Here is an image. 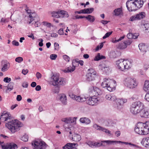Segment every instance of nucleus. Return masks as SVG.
Instances as JSON below:
<instances>
[{
  "instance_id": "052dcab7",
  "label": "nucleus",
  "mask_w": 149,
  "mask_h": 149,
  "mask_svg": "<svg viewBox=\"0 0 149 149\" xmlns=\"http://www.w3.org/2000/svg\"><path fill=\"white\" fill-rule=\"evenodd\" d=\"M145 98L146 100L149 102V93H147L145 95Z\"/></svg>"
},
{
  "instance_id": "72a5a7b5",
  "label": "nucleus",
  "mask_w": 149,
  "mask_h": 149,
  "mask_svg": "<svg viewBox=\"0 0 149 149\" xmlns=\"http://www.w3.org/2000/svg\"><path fill=\"white\" fill-rule=\"evenodd\" d=\"M105 58V56H100L99 53L97 54V55L96 56L94 59V60L95 61H98L101 59H104Z\"/></svg>"
},
{
  "instance_id": "f704fd0d",
  "label": "nucleus",
  "mask_w": 149,
  "mask_h": 149,
  "mask_svg": "<svg viewBox=\"0 0 149 149\" xmlns=\"http://www.w3.org/2000/svg\"><path fill=\"white\" fill-rule=\"evenodd\" d=\"M127 101V100L126 99L121 98L117 99V102L118 104L121 105L126 102Z\"/></svg>"
},
{
  "instance_id": "79ce46f5",
  "label": "nucleus",
  "mask_w": 149,
  "mask_h": 149,
  "mask_svg": "<svg viewBox=\"0 0 149 149\" xmlns=\"http://www.w3.org/2000/svg\"><path fill=\"white\" fill-rule=\"evenodd\" d=\"M28 136L25 134L22 137L21 140L24 142H26L28 141Z\"/></svg>"
},
{
  "instance_id": "4be33fe9",
  "label": "nucleus",
  "mask_w": 149,
  "mask_h": 149,
  "mask_svg": "<svg viewBox=\"0 0 149 149\" xmlns=\"http://www.w3.org/2000/svg\"><path fill=\"white\" fill-rule=\"evenodd\" d=\"M93 127L97 130H101L102 131L106 133H107L109 134H110V131H109L108 130L102 127H101L98 125L96 124H95L93 125Z\"/></svg>"
},
{
  "instance_id": "dca6fc26",
  "label": "nucleus",
  "mask_w": 149,
  "mask_h": 149,
  "mask_svg": "<svg viewBox=\"0 0 149 149\" xmlns=\"http://www.w3.org/2000/svg\"><path fill=\"white\" fill-rule=\"evenodd\" d=\"M10 123L12 124L17 130L19 127L23 126V124L20 121L17 120H12L11 121H10Z\"/></svg>"
},
{
  "instance_id": "f8f14e48",
  "label": "nucleus",
  "mask_w": 149,
  "mask_h": 149,
  "mask_svg": "<svg viewBox=\"0 0 149 149\" xmlns=\"http://www.w3.org/2000/svg\"><path fill=\"white\" fill-rule=\"evenodd\" d=\"M98 100L95 96L90 97L86 101V103L90 105H96L97 104Z\"/></svg>"
},
{
  "instance_id": "13d9d810",
  "label": "nucleus",
  "mask_w": 149,
  "mask_h": 149,
  "mask_svg": "<svg viewBox=\"0 0 149 149\" xmlns=\"http://www.w3.org/2000/svg\"><path fill=\"white\" fill-rule=\"evenodd\" d=\"M36 75L38 79H39L40 78H41L42 77V75L41 74L38 72L36 73Z\"/></svg>"
},
{
  "instance_id": "e2e57ef3",
  "label": "nucleus",
  "mask_w": 149,
  "mask_h": 149,
  "mask_svg": "<svg viewBox=\"0 0 149 149\" xmlns=\"http://www.w3.org/2000/svg\"><path fill=\"white\" fill-rule=\"evenodd\" d=\"M139 36V34L136 33H134V34H133L132 33V39H135L137 38L138 36Z\"/></svg>"
},
{
  "instance_id": "c85d7f7f",
  "label": "nucleus",
  "mask_w": 149,
  "mask_h": 149,
  "mask_svg": "<svg viewBox=\"0 0 149 149\" xmlns=\"http://www.w3.org/2000/svg\"><path fill=\"white\" fill-rule=\"evenodd\" d=\"M143 125L145 127L144 132L146 135L149 133V122H146L143 123Z\"/></svg>"
},
{
  "instance_id": "e433bc0d",
  "label": "nucleus",
  "mask_w": 149,
  "mask_h": 149,
  "mask_svg": "<svg viewBox=\"0 0 149 149\" xmlns=\"http://www.w3.org/2000/svg\"><path fill=\"white\" fill-rule=\"evenodd\" d=\"M143 141L146 147H149V137L143 139Z\"/></svg>"
},
{
  "instance_id": "f03ea898",
  "label": "nucleus",
  "mask_w": 149,
  "mask_h": 149,
  "mask_svg": "<svg viewBox=\"0 0 149 149\" xmlns=\"http://www.w3.org/2000/svg\"><path fill=\"white\" fill-rule=\"evenodd\" d=\"M116 64L118 69L122 71L130 69L131 66V62L127 59H121L118 60Z\"/></svg>"
},
{
  "instance_id": "ddd939ff",
  "label": "nucleus",
  "mask_w": 149,
  "mask_h": 149,
  "mask_svg": "<svg viewBox=\"0 0 149 149\" xmlns=\"http://www.w3.org/2000/svg\"><path fill=\"white\" fill-rule=\"evenodd\" d=\"M89 92L91 93L94 96L101 95L102 91L98 88L93 87H91L89 89Z\"/></svg>"
},
{
  "instance_id": "69168bd1",
  "label": "nucleus",
  "mask_w": 149,
  "mask_h": 149,
  "mask_svg": "<svg viewBox=\"0 0 149 149\" xmlns=\"http://www.w3.org/2000/svg\"><path fill=\"white\" fill-rule=\"evenodd\" d=\"M22 99V96L20 95H18L17 96L16 100L17 101H21Z\"/></svg>"
},
{
  "instance_id": "393cba45",
  "label": "nucleus",
  "mask_w": 149,
  "mask_h": 149,
  "mask_svg": "<svg viewBox=\"0 0 149 149\" xmlns=\"http://www.w3.org/2000/svg\"><path fill=\"white\" fill-rule=\"evenodd\" d=\"M86 143L91 148H96L98 147V142H96L94 141H89L86 142Z\"/></svg>"
},
{
  "instance_id": "6e6d98bb",
  "label": "nucleus",
  "mask_w": 149,
  "mask_h": 149,
  "mask_svg": "<svg viewBox=\"0 0 149 149\" xmlns=\"http://www.w3.org/2000/svg\"><path fill=\"white\" fill-rule=\"evenodd\" d=\"M127 36L130 40L132 39V33H129L127 35Z\"/></svg>"
},
{
  "instance_id": "5fc2aeb1",
  "label": "nucleus",
  "mask_w": 149,
  "mask_h": 149,
  "mask_svg": "<svg viewBox=\"0 0 149 149\" xmlns=\"http://www.w3.org/2000/svg\"><path fill=\"white\" fill-rule=\"evenodd\" d=\"M69 96L71 98L74 100H75V97L77 96L72 93H70L69 94Z\"/></svg>"
},
{
  "instance_id": "8fccbe9b",
  "label": "nucleus",
  "mask_w": 149,
  "mask_h": 149,
  "mask_svg": "<svg viewBox=\"0 0 149 149\" xmlns=\"http://www.w3.org/2000/svg\"><path fill=\"white\" fill-rule=\"evenodd\" d=\"M57 57V55L56 54H52L50 55V58L53 60H55Z\"/></svg>"
},
{
  "instance_id": "3c124183",
  "label": "nucleus",
  "mask_w": 149,
  "mask_h": 149,
  "mask_svg": "<svg viewBox=\"0 0 149 149\" xmlns=\"http://www.w3.org/2000/svg\"><path fill=\"white\" fill-rule=\"evenodd\" d=\"M94 10L93 8L86 9V14H89L91 13Z\"/></svg>"
},
{
  "instance_id": "f3484780",
  "label": "nucleus",
  "mask_w": 149,
  "mask_h": 149,
  "mask_svg": "<svg viewBox=\"0 0 149 149\" xmlns=\"http://www.w3.org/2000/svg\"><path fill=\"white\" fill-rule=\"evenodd\" d=\"M78 146L77 144L75 143H68L65 145L63 147V149H77L75 147Z\"/></svg>"
},
{
  "instance_id": "338daca9",
  "label": "nucleus",
  "mask_w": 149,
  "mask_h": 149,
  "mask_svg": "<svg viewBox=\"0 0 149 149\" xmlns=\"http://www.w3.org/2000/svg\"><path fill=\"white\" fill-rule=\"evenodd\" d=\"M7 65L6 64H4L3 68H2L1 70L3 71H5L7 68Z\"/></svg>"
},
{
  "instance_id": "4c0bfd02",
  "label": "nucleus",
  "mask_w": 149,
  "mask_h": 149,
  "mask_svg": "<svg viewBox=\"0 0 149 149\" xmlns=\"http://www.w3.org/2000/svg\"><path fill=\"white\" fill-rule=\"evenodd\" d=\"M4 143V141H0V145H1V148L2 149H8L9 148V145H2Z\"/></svg>"
},
{
  "instance_id": "0eeeda50",
  "label": "nucleus",
  "mask_w": 149,
  "mask_h": 149,
  "mask_svg": "<svg viewBox=\"0 0 149 149\" xmlns=\"http://www.w3.org/2000/svg\"><path fill=\"white\" fill-rule=\"evenodd\" d=\"M25 10L29 15V17L30 18L29 23V24H30L35 19L34 18L36 17V14L29 9L26 5L25 6Z\"/></svg>"
},
{
  "instance_id": "6ab92c4d",
  "label": "nucleus",
  "mask_w": 149,
  "mask_h": 149,
  "mask_svg": "<svg viewBox=\"0 0 149 149\" xmlns=\"http://www.w3.org/2000/svg\"><path fill=\"white\" fill-rule=\"evenodd\" d=\"M9 119L8 113L6 111L3 112L1 115L0 119L1 120L6 121Z\"/></svg>"
},
{
  "instance_id": "a19ab883",
  "label": "nucleus",
  "mask_w": 149,
  "mask_h": 149,
  "mask_svg": "<svg viewBox=\"0 0 149 149\" xmlns=\"http://www.w3.org/2000/svg\"><path fill=\"white\" fill-rule=\"evenodd\" d=\"M52 16L56 18H60L59 11L53 12L52 13Z\"/></svg>"
},
{
  "instance_id": "6e6552de",
  "label": "nucleus",
  "mask_w": 149,
  "mask_h": 149,
  "mask_svg": "<svg viewBox=\"0 0 149 149\" xmlns=\"http://www.w3.org/2000/svg\"><path fill=\"white\" fill-rule=\"evenodd\" d=\"M126 5L127 9L129 11H135L137 10L134 0H128Z\"/></svg>"
},
{
  "instance_id": "09e8293b",
  "label": "nucleus",
  "mask_w": 149,
  "mask_h": 149,
  "mask_svg": "<svg viewBox=\"0 0 149 149\" xmlns=\"http://www.w3.org/2000/svg\"><path fill=\"white\" fill-rule=\"evenodd\" d=\"M43 24L44 26H46L48 27H50L51 26V24L47 22H43Z\"/></svg>"
},
{
  "instance_id": "423d86ee",
  "label": "nucleus",
  "mask_w": 149,
  "mask_h": 149,
  "mask_svg": "<svg viewBox=\"0 0 149 149\" xmlns=\"http://www.w3.org/2000/svg\"><path fill=\"white\" fill-rule=\"evenodd\" d=\"M143 124V123L142 122H139L136 124L134 129L136 133L140 135H146L144 132L145 127Z\"/></svg>"
},
{
  "instance_id": "ea45409f",
  "label": "nucleus",
  "mask_w": 149,
  "mask_h": 149,
  "mask_svg": "<svg viewBox=\"0 0 149 149\" xmlns=\"http://www.w3.org/2000/svg\"><path fill=\"white\" fill-rule=\"evenodd\" d=\"M17 148V146L15 143L13 142L10 143V149H16Z\"/></svg>"
},
{
  "instance_id": "f257e3e1",
  "label": "nucleus",
  "mask_w": 149,
  "mask_h": 149,
  "mask_svg": "<svg viewBox=\"0 0 149 149\" xmlns=\"http://www.w3.org/2000/svg\"><path fill=\"white\" fill-rule=\"evenodd\" d=\"M101 86L103 88H106L108 91L111 92L115 89L116 81L113 79L105 78L103 79Z\"/></svg>"
},
{
  "instance_id": "5701e85b",
  "label": "nucleus",
  "mask_w": 149,
  "mask_h": 149,
  "mask_svg": "<svg viewBox=\"0 0 149 149\" xmlns=\"http://www.w3.org/2000/svg\"><path fill=\"white\" fill-rule=\"evenodd\" d=\"M81 139V136L77 134H73L72 137V140L76 142L79 141Z\"/></svg>"
},
{
  "instance_id": "49530a36",
  "label": "nucleus",
  "mask_w": 149,
  "mask_h": 149,
  "mask_svg": "<svg viewBox=\"0 0 149 149\" xmlns=\"http://www.w3.org/2000/svg\"><path fill=\"white\" fill-rule=\"evenodd\" d=\"M15 61L16 62L21 63L23 61V58L21 57H17L16 58Z\"/></svg>"
},
{
  "instance_id": "603ef678",
  "label": "nucleus",
  "mask_w": 149,
  "mask_h": 149,
  "mask_svg": "<svg viewBox=\"0 0 149 149\" xmlns=\"http://www.w3.org/2000/svg\"><path fill=\"white\" fill-rule=\"evenodd\" d=\"M54 49L55 50H58L59 49V45L57 42H55L54 43Z\"/></svg>"
},
{
  "instance_id": "de8ad7c7",
  "label": "nucleus",
  "mask_w": 149,
  "mask_h": 149,
  "mask_svg": "<svg viewBox=\"0 0 149 149\" xmlns=\"http://www.w3.org/2000/svg\"><path fill=\"white\" fill-rule=\"evenodd\" d=\"M8 137L5 135L3 134H1L0 135V139L2 140H5L8 138Z\"/></svg>"
},
{
  "instance_id": "4468645a",
  "label": "nucleus",
  "mask_w": 149,
  "mask_h": 149,
  "mask_svg": "<svg viewBox=\"0 0 149 149\" xmlns=\"http://www.w3.org/2000/svg\"><path fill=\"white\" fill-rule=\"evenodd\" d=\"M46 143L43 141H36L34 143V149H42L46 147Z\"/></svg>"
},
{
  "instance_id": "9d476101",
  "label": "nucleus",
  "mask_w": 149,
  "mask_h": 149,
  "mask_svg": "<svg viewBox=\"0 0 149 149\" xmlns=\"http://www.w3.org/2000/svg\"><path fill=\"white\" fill-rule=\"evenodd\" d=\"M146 14L144 12H140L135 15L132 16L130 18L131 20L134 21L141 20L144 18L146 17Z\"/></svg>"
},
{
  "instance_id": "a211bd4d",
  "label": "nucleus",
  "mask_w": 149,
  "mask_h": 149,
  "mask_svg": "<svg viewBox=\"0 0 149 149\" xmlns=\"http://www.w3.org/2000/svg\"><path fill=\"white\" fill-rule=\"evenodd\" d=\"M145 0H134L137 10L141 8Z\"/></svg>"
},
{
  "instance_id": "aec40b11",
  "label": "nucleus",
  "mask_w": 149,
  "mask_h": 149,
  "mask_svg": "<svg viewBox=\"0 0 149 149\" xmlns=\"http://www.w3.org/2000/svg\"><path fill=\"white\" fill-rule=\"evenodd\" d=\"M112 143L111 141L106 140L101 141V142H98V147L101 146H105L107 145H110Z\"/></svg>"
},
{
  "instance_id": "c03bdc74",
  "label": "nucleus",
  "mask_w": 149,
  "mask_h": 149,
  "mask_svg": "<svg viewBox=\"0 0 149 149\" xmlns=\"http://www.w3.org/2000/svg\"><path fill=\"white\" fill-rule=\"evenodd\" d=\"M113 33V31H111L109 32L106 33L104 36H103L102 38L103 39H105L106 38L109 37Z\"/></svg>"
},
{
  "instance_id": "cd10ccee",
  "label": "nucleus",
  "mask_w": 149,
  "mask_h": 149,
  "mask_svg": "<svg viewBox=\"0 0 149 149\" xmlns=\"http://www.w3.org/2000/svg\"><path fill=\"white\" fill-rule=\"evenodd\" d=\"M138 46L139 49L141 52H146L147 46L145 44L141 43L139 44Z\"/></svg>"
},
{
  "instance_id": "473e14b6",
  "label": "nucleus",
  "mask_w": 149,
  "mask_h": 149,
  "mask_svg": "<svg viewBox=\"0 0 149 149\" xmlns=\"http://www.w3.org/2000/svg\"><path fill=\"white\" fill-rule=\"evenodd\" d=\"M75 100L78 102H83L86 101V98L83 97H81L80 96H76Z\"/></svg>"
},
{
  "instance_id": "a878e982",
  "label": "nucleus",
  "mask_w": 149,
  "mask_h": 149,
  "mask_svg": "<svg viewBox=\"0 0 149 149\" xmlns=\"http://www.w3.org/2000/svg\"><path fill=\"white\" fill-rule=\"evenodd\" d=\"M60 18L68 17L69 16L68 14L66 11L63 10L59 11Z\"/></svg>"
},
{
  "instance_id": "7ed1b4c3",
  "label": "nucleus",
  "mask_w": 149,
  "mask_h": 149,
  "mask_svg": "<svg viewBox=\"0 0 149 149\" xmlns=\"http://www.w3.org/2000/svg\"><path fill=\"white\" fill-rule=\"evenodd\" d=\"M143 106V104L140 102H135L132 104L131 107L130 111L134 114H137L139 113Z\"/></svg>"
},
{
  "instance_id": "c9c22d12",
  "label": "nucleus",
  "mask_w": 149,
  "mask_h": 149,
  "mask_svg": "<svg viewBox=\"0 0 149 149\" xmlns=\"http://www.w3.org/2000/svg\"><path fill=\"white\" fill-rule=\"evenodd\" d=\"M84 18H86L89 21L91 22H93L95 20V18L94 16L91 15H88L87 16H85Z\"/></svg>"
},
{
  "instance_id": "864d4df0",
  "label": "nucleus",
  "mask_w": 149,
  "mask_h": 149,
  "mask_svg": "<svg viewBox=\"0 0 149 149\" xmlns=\"http://www.w3.org/2000/svg\"><path fill=\"white\" fill-rule=\"evenodd\" d=\"M64 59L67 62L69 61L70 58V57L67 55H65L63 56Z\"/></svg>"
},
{
  "instance_id": "412c9836",
  "label": "nucleus",
  "mask_w": 149,
  "mask_h": 149,
  "mask_svg": "<svg viewBox=\"0 0 149 149\" xmlns=\"http://www.w3.org/2000/svg\"><path fill=\"white\" fill-rule=\"evenodd\" d=\"M113 15L116 16L122 15L123 13L122 8H120L115 9L113 10Z\"/></svg>"
},
{
  "instance_id": "20e7f679",
  "label": "nucleus",
  "mask_w": 149,
  "mask_h": 149,
  "mask_svg": "<svg viewBox=\"0 0 149 149\" xmlns=\"http://www.w3.org/2000/svg\"><path fill=\"white\" fill-rule=\"evenodd\" d=\"M124 84L130 88H133L137 86L138 83L135 78L128 77L125 79Z\"/></svg>"
},
{
  "instance_id": "a18cd8bd",
  "label": "nucleus",
  "mask_w": 149,
  "mask_h": 149,
  "mask_svg": "<svg viewBox=\"0 0 149 149\" xmlns=\"http://www.w3.org/2000/svg\"><path fill=\"white\" fill-rule=\"evenodd\" d=\"M124 42L126 45L127 47L128 45H130L132 43V41L131 40L129 39L125 41Z\"/></svg>"
},
{
  "instance_id": "bf43d9fd",
  "label": "nucleus",
  "mask_w": 149,
  "mask_h": 149,
  "mask_svg": "<svg viewBox=\"0 0 149 149\" xmlns=\"http://www.w3.org/2000/svg\"><path fill=\"white\" fill-rule=\"evenodd\" d=\"M28 86V84L26 82H24L22 84V86L23 88H27Z\"/></svg>"
},
{
  "instance_id": "2eb2a0df",
  "label": "nucleus",
  "mask_w": 149,
  "mask_h": 149,
  "mask_svg": "<svg viewBox=\"0 0 149 149\" xmlns=\"http://www.w3.org/2000/svg\"><path fill=\"white\" fill-rule=\"evenodd\" d=\"M140 116L142 118H148L149 117V113L145 108L144 105L139 113Z\"/></svg>"
},
{
  "instance_id": "774afa93",
  "label": "nucleus",
  "mask_w": 149,
  "mask_h": 149,
  "mask_svg": "<svg viewBox=\"0 0 149 149\" xmlns=\"http://www.w3.org/2000/svg\"><path fill=\"white\" fill-rule=\"evenodd\" d=\"M144 26L145 29V30H148L149 28V24L148 23L145 24H144Z\"/></svg>"
},
{
  "instance_id": "58836bf2",
  "label": "nucleus",
  "mask_w": 149,
  "mask_h": 149,
  "mask_svg": "<svg viewBox=\"0 0 149 149\" xmlns=\"http://www.w3.org/2000/svg\"><path fill=\"white\" fill-rule=\"evenodd\" d=\"M17 130L12 124H10V131H11L12 133H14Z\"/></svg>"
},
{
  "instance_id": "c756f323",
  "label": "nucleus",
  "mask_w": 149,
  "mask_h": 149,
  "mask_svg": "<svg viewBox=\"0 0 149 149\" xmlns=\"http://www.w3.org/2000/svg\"><path fill=\"white\" fill-rule=\"evenodd\" d=\"M60 99L63 104H66L67 97L65 94H61L60 95Z\"/></svg>"
},
{
  "instance_id": "2f4dec72",
  "label": "nucleus",
  "mask_w": 149,
  "mask_h": 149,
  "mask_svg": "<svg viewBox=\"0 0 149 149\" xmlns=\"http://www.w3.org/2000/svg\"><path fill=\"white\" fill-rule=\"evenodd\" d=\"M116 47L119 49H123L126 48L127 46L124 42H121L116 46Z\"/></svg>"
},
{
  "instance_id": "b1692460",
  "label": "nucleus",
  "mask_w": 149,
  "mask_h": 149,
  "mask_svg": "<svg viewBox=\"0 0 149 149\" xmlns=\"http://www.w3.org/2000/svg\"><path fill=\"white\" fill-rule=\"evenodd\" d=\"M80 121L81 123H84L86 125L89 124L91 122L90 119L85 117L81 118L80 119Z\"/></svg>"
},
{
  "instance_id": "1a4fd4ad",
  "label": "nucleus",
  "mask_w": 149,
  "mask_h": 149,
  "mask_svg": "<svg viewBox=\"0 0 149 149\" xmlns=\"http://www.w3.org/2000/svg\"><path fill=\"white\" fill-rule=\"evenodd\" d=\"M96 76V72L92 68L88 69V72L86 75V79L88 81H91L95 79Z\"/></svg>"
},
{
  "instance_id": "4d7b16f0",
  "label": "nucleus",
  "mask_w": 149,
  "mask_h": 149,
  "mask_svg": "<svg viewBox=\"0 0 149 149\" xmlns=\"http://www.w3.org/2000/svg\"><path fill=\"white\" fill-rule=\"evenodd\" d=\"M12 43L13 45L18 46L19 45V43L15 40H14L12 42Z\"/></svg>"
},
{
  "instance_id": "39448f33",
  "label": "nucleus",
  "mask_w": 149,
  "mask_h": 149,
  "mask_svg": "<svg viewBox=\"0 0 149 149\" xmlns=\"http://www.w3.org/2000/svg\"><path fill=\"white\" fill-rule=\"evenodd\" d=\"M52 84L54 86L64 85L65 84V79L62 78H59L58 76L53 75L52 77Z\"/></svg>"
},
{
  "instance_id": "9b49d317",
  "label": "nucleus",
  "mask_w": 149,
  "mask_h": 149,
  "mask_svg": "<svg viewBox=\"0 0 149 149\" xmlns=\"http://www.w3.org/2000/svg\"><path fill=\"white\" fill-rule=\"evenodd\" d=\"M76 63H77V64H79L81 66H82L84 64V61L82 60L77 61L76 60H73L72 62V65L71 67H70L68 68L67 72H71L74 70L76 67Z\"/></svg>"
},
{
  "instance_id": "37998d69",
  "label": "nucleus",
  "mask_w": 149,
  "mask_h": 149,
  "mask_svg": "<svg viewBox=\"0 0 149 149\" xmlns=\"http://www.w3.org/2000/svg\"><path fill=\"white\" fill-rule=\"evenodd\" d=\"M72 119V118H65L63 119L62 120L64 121L65 123H69L72 122L71 121Z\"/></svg>"
},
{
  "instance_id": "7c9ffc66",
  "label": "nucleus",
  "mask_w": 149,
  "mask_h": 149,
  "mask_svg": "<svg viewBox=\"0 0 149 149\" xmlns=\"http://www.w3.org/2000/svg\"><path fill=\"white\" fill-rule=\"evenodd\" d=\"M144 90L147 93H149V81L146 80L145 81L143 88Z\"/></svg>"
},
{
  "instance_id": "0e129e2a",
  "label": "nucleus",
  "mask_w": 149,
  "mask_h": 149,
  "mask_svg": "<svg viewBox=\"0 0 149 149\" xmlns=\"http://www.w3.org/2000/svg\"><path fill=\"white\" fill-rule=\"evenodd\" d=\"M58 33L61 35L63 34V29H60L58 31Z\"/></svg>"
},
{
  "instance_id": "680f3d73",
  "label": "nucleus",
  "mask_w": 149,
  "mask_h": 149,
  "mask_svg": "<svg viewBox=\"0 0 149 149\" xmlns=\"http://www.w3.org/2000/svg\"><path fill=\"white\" fill-rule=\"evenodd\" d=\"M29 71L28 69H23L22 71V73L24 75L26 74Z\"/></svg>"
},
{
  "instance_id": "bb28decb",
  "label": "nucleus",
  "mask_w": 149,
  "mask_h": 149,
  "mask_svg": "<svg viewBox=\"0 0 149 149\" xmlns=\"http://www.w3.org/2000/svg\"><path fill=\"white\" fill-rule=\"evenodd\" d=\"M105 98L107 100L112 101H114L117 99L116 96L111 94H107L105 96Z\"/></svg>"
}]
</instances>
